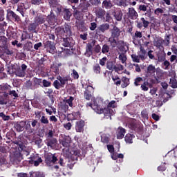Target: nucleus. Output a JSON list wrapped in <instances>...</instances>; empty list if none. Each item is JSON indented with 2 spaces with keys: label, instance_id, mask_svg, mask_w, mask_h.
<instances>
[{
  "label": "nucleus",
  "instance_id": "nucleus-1",
  "mask_svg": "<svg viewBox=\"0 0 177 177\" xmlns=\"http://www.w3.org/2000/svg\"><path fill=\"white\" fill-rule=\"evenodd\" d=\"M12 143L17 145V148L14 149L13 156L11 158V161L14 164H19L21 160H23V156L28 157L30 156V151L24 150V144L20 140H14Z\"/></svg>",
  "mask_w": 177,
  "mask_h": 177
},
{
  "label": "nucleus",
  "instance_id": "nucleus-2",
  "mask_svg": "<svg viewBox=\"0 0 177 177\" xmlns=\"http://www.w3.org/2000/svg\"><path fill=\"white\" fill-rule=\"evenodd\" d=\"M93 110L97 114H104V117L106 120H109V118L111 120V116L113 115V113H114V111L111 108L102 109L100 107V105H94Z\"/></svg>",
  "mask_w": 177,
  "mask_h": 177
},
{
  "label": "nucleus",
  "instance_id": "nucleus-3",
  "mask_svg": "<svg viewBox=\"0 0 177 177\" xmlns=\"http://www.w3.org/2000/svg\"><path fill=\"white\" fill-rule=\"evenodd\" d=\"M73 17L76 20H78L76 21V27L79 31H81V28L84 27V21H81L84 19V12L76 9L73 12Z\"/></svg>",
  "mask_w": 177,
  "mask_h": 177
},
{
  "label": "nucleus",
  "instance_id": "nucleus-4",
  "mask_svg": "<svg viewBox=\"0 0 177 177\" xmlns=\"http://www.w3.org/2000/svg\"><path fill=\"white\" fill-rule=\"evenodd\" d=\"M45 158V163L48 167H52L53 165H55L59 161L57 159V157H56V153L53 154L52 153H47L44 156Z\"/></svg>",
  "mask_w": 177,
  "mask_h": 177
},
{
  "label": "nucleus",
  "instance_id": "nucleus-5",
  "mask_svg": "<svg viewBox=\"0 0 177 177\" xmlns=\"http://www.w3.org/2000/svg\"><path fill=\"white\" fill-rule=\"evenodd\" d=\"M91 4L88 2L86 0H80V4L77 6H72V9L73 10H78L81 12H85L86 10H88V8Z\"/></svg>",
  "mask_w": 177,
  "mask_h": 177
},
{
  "label": "nucleus",
  "instance_id": "nucleus-6",
  "mask_svg": "<svg viewBox=\"0 0 177 177\" xmlns=\"http://www.w3.org/2000/svg\"><path fill=\"white\" fill-rule=\"evenodd\" d=\"M44 48L49 52V53H55L56 50V44L50 40H47L44 43Z\"/></svg>",
  "mask_w": 177,
  "mask_h": 177
},
{
  "label": "nucleus",
  "instance_id": "nucleus-7",
  "mask_svg": "<svg viewBox=\"0 0 177 177\" xmlns=\"http://www.w3.org/2000/svg\"><path fill=\"white\" fill-rule=\"evenodd\" d=\"M6 12H7V15H6L7 20L10 21L14 19L15 20V21H20V17H19V15L15 14V12H13L12 10L8 9Z\"/></svg>",
  "mask_w": 177,
  "mask_h": 177
},
{
  "label": "nucleus",
  "instance_id": "nucleus-8",
  "mask_svg": "<svg viewBox=\"0 0 177 177\" xmlns=\"http://www.w3.org/2000/svg\"><path fill=\"white\" fill-rule=\"evenodd\" d=\"M95 44L96 40H93L91 43L87 44L85 53L86 56L91 57L93 55V50L92 48L95 46Z\"/></svg>",
  "mask_w": 177,
  "mask_h": 177
},
{
  "label": "nucleus",
  "instance_id": "nucleus-9",
  "mask_svg": "<svg viewBox=\"0 0 177 177\" xmlns=\"http://www.w3.org/2000/svg\"><path fill=\"white\" fill-rule=\"evenodd\" d=\"M46 19L50 26H55L57 23V18L53 11H50V15Z\"/></svg>",
  "mask_w": 177,
  "mask_h": 177
},
{
  "label": "nucleus",
  "instance_id": "nucleus-10",
  "mask_svg": "<svg viewBox=\"0 0 177 177\" xmlns=\"http://www.w3.org/2000/svg\"><path fill=\"white\" fill-rule=\"evenodd\" d=\"M93 87L92 86H87L84 93V97L86 100H91L92 99V93H93Z\"/></svg>",
  "mask_w": 177,
  "mask_h": 177
},
{
  "label": "nucleus",
  "instance_id": "nucleus-11",
  "mask_svg": "<svg viewBox=\"0 0 177 177\" xmlns=\"http://www.w3.org/2000/svg\"><path fill=\"white\" fill-rule=\"evenodd\" d=\"M26 124H27V121L21 120L20 122H17L14 124V127L17 132H23V131H24Z\"/></svg>",
  "mask_w": 177,
  "mask_h": 177
},
{
  "label": "nucleus",
  "instance_id": "nucleus-12",
  "mask_svg": "<svg viewBox=\"0 0 177 177\" xmlns=\"http://www.w3.org/2000/svg\"><path fill=\"white\" fill-rule=\"evenodd\" d=\"M110 29V24H102L100 25L95 30L96 34L99 35L100 32H106L108 30Z\"/></svg>",
  "mask_w": 177,
  "mask_h": 177
},
{
  "label": "nucleus",
  "instance_id": "nucleus-13",
  "mask_svg": "<svg viewBox=\"0 0 177 177\" xmlns=\"http://www.w3.org/2000/svg\"><path fill=\"white\" fill-rule=\"evenodd\" d=\"M156 66L153 64H150L147 68L145 75L146 77H154V75H156Z\"/></svg>",
  "mask_w": 177,
  "mask_h": 177
},
{
  "label": "nucleus",
  "instance_id": "nucleus-14",
  "mask_svg": "<svg viewBox=\"0 0 177 177\" xmlns=\"http://www.w3.org/2000/svg\"><path fill=\"white\" fill-rule=\"evenodd\" d=\"M46 145L50 149H55V146L57 145V139H56L55 138H46Z\"/></svg>",
  "mask_w": 177,
  "mask_h": 177
},
{
  "label": "nucleus",
  "instance_id": "nucleus-15",
  "mask_svg": "<svg viewBox=\"0 0 177 177\" xmlns=\"http://www.w3.org/2000/svg\"><path fill=\"white\" fill-rule=\"evenodd\" d=\"M34 21L39 26H41V24H45V22L46 21V17L42 15H37L34 18Z\"/></svg>",
  "mask_w": 177,
  "mask_h": 177
},
{
  "label": "nucleus",
  "instance_id": "nucleus-16",
  "mask_svg": "<svg viewBox=\"0 0 177 177\" xmlns=\"http://www.w3.org/2000/svg\"><path fill=\"white\" fill-rule=\"evenodd\" d=\"M129 19H131V20H136L138 17H139V15H138V12L135 10V8H129V12L127 13Z\"/></svg>",
  "mask_w": 177,
  "mask_h": 177
},
{
  "label": "nucleus",
  "instance_id": "nucleus-17",
  "mask_svg": "<svg viewBox=\"0 0 177 177\" xmlns=\"http://www.w3.org/2000/svg\"><path fill=\"white\" fill-rule=\"evenodd\" d=\"M130 128L132 131L137 132V133H142V131H143V127L140 124L135 122H132L130 124Z\"/></svg>",
  "mask_w": 177,
  "mask_h": 177
},
{
  "label": "nucleus",
  "instance_id": "nucleus-18",
  "mask_svg": "<svg viewBox=\"0 0 177 177\" xmlns=\"http://www.w3.org/2000/svg\"><path fill=\"white\" fill-rule=\"evenodd\" d=\"M141 22L137 23V28L142 29L143 28H147L149 27V25L150 24V22L147 20H146L144 17L140 18Z\"/></svg>",
  "mask_w": 177,
  "mask_h": 177
},
{
  "label": "nucleus",
  "instance_id": "nucleus-19",
  "mask_svg": "<svg viewBox=\"0 0 177 177\" xmlns=\"http://www.w3.org/2000/svg\"><path fill=\"white\" fill-rule=\"evenodd\" d=\"M125 133H127V130L122 127H119L117 130V139H124Z\"/></svg>",
  "mask_w": 177,
  "mask_h": 177
},
{
  "label": "nucleus",
  "instance_id": "nucleus-20",
  "mask_svg": "<svg viewBox=\"0 0 177 177\" xmlns=\"http://www.w3.org/2000/svg\"><path fill=\"white\" fill-rule=\"evenodd\" d=\"M84 126H85V122L84 120H80L76 122V124H75L76 132H82L84 131Z\"/></svg>",
  "mask_w": 177,
  "mask_h": 177
},
{
  "label": "nucleus",
  "instance_id": "nucleus-21",
  "mask_svg": "<svg viewBox=\"0 0 177 177\" xmlns=\"http://www.w3.org/2000/svg\"><path fill=\"white\" fill-rule=\"evenodd\" d=\"M120 35H121V30L117 26H113L111 30V37L113 38L118 39Z\"/></svg>",
  "mask_w": 177,
  "mask_h": 177
},
{
  "label": "nucleus",
  "instance_id": "nucleus-22",
  "mask_svg": "<svg viewBox=\"0 0 177 177\" xmlns=\"http://www.w3.org/2000/svg\"><path fill=\"white\" fill-rule=\"evenodd\" d=\"M10 91V86L8 84L0 85V93L8 95Z\"/></svg>",
  "mask_w": 177,
  "mask_h": 177
},
{
  "label": "nucleus",
  "instance_id": "nucleus-23",
  "mask_svg": "<svg viewBox=\"0 0 177 177\" xmlns=\"http://www.w3.org/2000/svg\"><path fill=\"white\" fill-rule=\"evenodd\" d=\"M7 39L8 41H13V39H16L17 35L13 30H6Z\"/></svg>",
  "mask_w": 177,
  "mask_h": 177
},
{
  "label": "nucleus",
  "instance_id": "nucleus-24",
  "mask_svg": "<svg viewBox=\"0 0 177 177\" xmlns=\"http://www.w3.org/2000/svg\"><path fill=\"white\" fill-rule=\"evenodd\" d=\"M38 27H39V26L33 21V22L29 24L28 26V30L30 32H37V28H38Z\"/></svg>",
  "mask_w": 177,
  "mask_h": 177
},
{
  "label": "nucleus",
  "instance_id": "nucleus-25",
  "mask_svg": "<svg viewBox=\"0 0 177 177\" xmlns=\"http://www.w3.org/2000/svg\"><path fill=\"white\" fill-rule=\"evenodd\" d=\"M10 97L8 94H2L0 95V104H8V100H9Z\"/></svg>",
  "mask_w": 177,
  "mask_h": 177
},
{
  "label": "nucleus",
  "instance_id": "nucleus-26",
  "mask_svg": "<svg viewBox=\"0 0 177 177\" xmlns=\"http://www.w3.org/2000/svg\"><path fill=\"white\" fill-rule=\"evenodd\" d=\"M8 38L5 36H0V48H8Z\"/></svg>",
  "mask_w": 177,
  "mask_h": 177
},
{
  "label": "nucleus",
  "instance_id": "nucleus-27",
  "mask_svg": "<svg viewBox=\"0 0 177 177\" xmlns=\"http://www.w3.org/2000/svg\"><path fill=\"white\" fill-rule=\"evenodd\" d=\"M63 13H64V19L67 21H70V18L73 15L71 13V11L67 8H64L63 10Z\"/></svg>",
  "mask_w": 177,
  "mask_h": 177
},
{
  "label": "nucleus",
  "instance_id": "nucleus-28",
  "mask_svg": "<svg viewBox=\"0 0 177 177\" xmlns=\"http://www.w3.org/2000/svg\"><path fill=\"white\" fill-rule=\"evenodd\" d=\"M133 139H135V135L131 133H127L124 137L126 143H129V145L133 143Z\"/></svg>",
  "mask_w": 177,
  "mask_h": 177
},
{
  "label": "nucleus",
  "instance_id": "nucleus-29",
  "mask_svg": "<svg viewBox=\"0 0 177 177\" xmlns=\"http://www.w3.org/2000/svg\"><path fill=\"white\" fill-rule=\"evenodd\" d=\"M64 26H59L55 28V35L59 37H64Z\"/></svg>",
  "mask_w": 177,
  "mask_h": 177
},
{
  "label": "nucleus",
  "instance_id": "nucleus-30",
  "mask_svg": "<svg viewBox=\"0 0 177 177\" xmlns=\"http://www.w3.org/2000/svg\"><path fill=\"white\" fill-rule=\"evenodd\" d=\"M149 88H151V84L149 83V80L145 81L142 84H141V89L144 92H147Z\"/></svg>",
  "mask_w": 177,
  "mask_h": 177
},
{
  "label": "nucleus",
  "instance_id": "nucleus-31",
  "mask_svg": "<svg viewBox=\"0 0 177 177\" xmlns=\"http://www.w3.org/2000/svg\"><path fill=\"white\" fill-rule=\"evenodd\" d=\"M102 6L105 9H111L113 8V3L111 0H104Z\"/></svg>",
  "mask_w": 177,
  "mask_h": 177
},
{
  "label": "nucleus",
  "instance_id": "nucleus-32",
  "mask_svg": "<svg viewBox=\"0 0 177 177\" xmlns=\"http://www.w3.org/2000/svg\"><path fill=\"white\" fill-rule=\"evenodd\" d=\"M24 10H26V6L24 3H21L18 5L17 11L19 12L23 17H24Z\"/></svg>",
  "mask_w": 177,
  "mask_h": 177
},
{
  "label": "nucleus",
  "instance_id": "nucleus-33",
  "mask_svg": "<svg viewBox=\"0 0 177 177\" xmlns=\"http://www.w3.org/2000/svg\"><path fill=\"white\" fill-rule=\"evenodd\" d=\"M118 41V39H117V37H113L112 36H111L109 39V42L112 48H115V46H117L118 44V41Z\"/></svg>",
  "mask_w": 177,
  "mask_h": 177
},
{
  "label": "nucleus",
  "instance_id": "nucleus-34",
  "mask_svg": "<svg viewBox=\"0 0 177 177\" xmlns=\"http://www.w3.org/2000/svg\"><path fill=\"white\" fill-rule=\"evenodd\" d=\"M96 16L98 19H103L106 16V10L102 8H99L96 11Z\"/></svg>",
  "mask_w": 177,
  "mask_h": 177
},
{
  "label": "nucleus",
  "instance_id": "nucleus-35",
  "mask_svg": "<svg viewBox=\"0 0 177 177\" xmlns=\"http://www.w3.org/2000/svg\"><path fill=\"white\" fill-rule=\"evenodd\" d=\"M122 81V84H121V88H127V86H128L130 84L129 82V78L127 77H122L121 79Z\"/></svg>",
  "mask_w": 177,
  "mask_h": 177
},
{
  "label": "nucleus",
  "instance_id": "nucleus-36",
  "mask_svg": "<svg viewBox=\"0 0 177 177\" xmlns=\"http://www.w3.org/2000/svg\"><path fill=\"white\" fill-rule=\"evenodd\" d=\"M62 45L65 48H70L71 46V39L69 37L63 38Z\"/></svg>",
  "mask_w": 177,
  "mask_h": 177
},
{
  "label": "nucleus",
  "instance_id": "nucleus-37",
  "mask_svg": "<svg viewBox=\"0 0 177 177\" xmlns=\"http://www.w3.org/2000/svg\"><path fill=\"white\" fill-rule=\"evenodd\" d=\"M70 143H71V138L68 136L64 138L62 142V145L64 147H68V146H70Z\"/></svg>",
  "mask_w": 177,
  "mask_h": 177
},
{
  "label": "nucleus",
  "instance_id": "nucleus-38",
  "mask_svg": "<svg viewBox=\"0 0 177 177\" xmlns=\"http://www.w3.org/2000/svg\"><path fill=\"white\" fill-rule=\"evenodd\" d=\"M138 55L140 56V59H141V60L146 59V50H145L142 46L140 47V53Z\"/></svg>",
  "mask_w": 177,
  "mask_h": 177
},
{
  "label": "nucleus",
  "instance_id": "nucleus-39",
  "mask_svg": "<svg viewBox=\"0 0 177 177\" xmlns=\"http://www.w3.org/2000/svg\"><path fill=\"white\" fill-rule=\"evenodd\" d=\"M57 80H59L62 88H64V85H66V83L68 82V77L58 76Z\"/></svg>",
  "mask_w": 177,
  "mask_h": 177
},
{
  "label": "nucleus",
  "instance_id": "nucleus-40",
  "mask_svg": "<svg viewBox=\"0 0 177 177\" xmlns=\"http://www.w3.org/2000/svg\"><path fill=\"white\" fill-rule=\"evenodd\" d=\"M62 153L64 157L67 160L73 157V153H71L70 149H63Z\"/></svg>",
  "mask_w": 177,
  "mask_h": 177
},
{
  "label": "nucleus",
  "instance_id": "nucleus-41",
  "mask_svg": "<svg viewBox=\"0 0 177 177\" xmlns=\"http://www.w3.org/2000/svg\"><path fill=\"white\" fill-rule=\"evenodd\" d=\"M38 158H41L37 153H32L29 158V164H32L34 161H36Z\"/></svg>",
  "mask_w": 177,
  "mask_h": 177
},
{
  "label": "nucleus",
  "instance_id": "nucleus-42",
  "mask_svg": "<svg viewBox=\"0 0 177 177\" xmlns=\"http://www.w3.org/2000/svg\"><path fill=\"white\" fill-rule=\"evenodd\" d=\"M106 68H108V70H115V62H114L113 61H108L106 63Z\"/></svg>",
  "mask_w": 177,
  "mask_h": 177
},
{
  "label": "nucleus",
  "instance_id": "nucleus-43",
  "mask_svg": "<svg viewBox=\"0 0 177 177\" xmlns=\"http://www.w3.org/2000/svg\"><path fill=\"white\" fill-rule=\"evenodd\" d=\"M24 49L27 50V52H30L32 49V42L28 41L24 46Z\"/></svg>",
  "mask_w": 177,
  "mask_h": 177
},
{
  "label": "nucleus",
  "instance_id": "nucleus-44",
  "mask_svg": "<svg viewBox=\"0 0 177 177\" xmlns=\"http://www.w3.org/2000/svg\"><path fill=\"white\" fill-rule=\"evenodd\" d=\"M75 161H78V160H74L73 159V157L72 158H69V159H68V167L70 169H73V167H74V165L75 164Z\"/></svg>",
  "mask_w": 177,
  "mask_h": 177
},
{
  "label": "nucleus",
  "instance_id": "nucleus-45",
  "mask_svg": "<svg viewBox=\"0 0 177 177\" xmlns=\"http://www.w3.org/2000/svg\"><path fill=\"white\" fill-rule=\"evenodd\" d=\"M81 156V150L76 149L73 151V154H72L73 160H78V157Z\"/></svg>",
  "mask_w": 177,
  "mask_h": 177
},
{
  "label": "nucleus",
  "instance_id": "nucleus-46",
  "mask_svg": "<svg viewBox=\"0 0 177 177\" xmlns=\"http://www.w3.org/2000/svg\"><path fill=\"white\" fill-rule=\"evenodd\" d=\"M115 19L117 21H121L122 20V12L121 11H116L115 12Z\"/></svg>",
  "mask_w": 177,
  "mask_h": 177
},
{
  "label": "nucleus",
  "instance_id": "nucleus-47",
  "mask_svg": "<svg viewBox=\"0 0 177 177\" xmlns=\"http://www.w3.org/2000/svg\"><path fill=\"white\" fill-rule=\"evenodd\" d=\"M42 114L43 115L40 119V122L41 124H44V125H48V124H49V120L48 119V118H46V116H45V113Z\"/></svg>",
  "mask_w": 177,
  "mask_h": 177
},
{
  "label": "nucleus",
  "instance_id": "nucleus-48",
  "mask_svg": "<svg viewBox=\"0 0 177 177\" xmlns=\"http://www.w3.org/2000/svg\"><path fill=\"white\" fill-rule=\"evenodd\" d=\"M15 75L17 77H26V73L21 68L16 71Z\"/></svg>",
  "mask_w": 177,
  "mask_h": 177
},
{
  "label": "nucleus",
  "instance_id": "nucleus-49",
  "mask_svg": "<svg viewBox=\"0 0 177 177\" xmlns=\"http://www.w3.org/2000/svg\"><path fill=\"white\" fill-rule=\"evenodd\" d=\"M93 72L95 74H100V71H102L101 68H100V65H99V64H95L93 66Z\"/></svg>",
  "mask_w": 177,
  "mask_h": 177
},
{
  "label": "nucleus",
  "instance_id": "nucleus-50",
  "mask_svg": "<svg viewBox=\"0 0 177 177\" xmlns=\"http://www.w3.org/2000/svg\"><path fill=\"white\" fill-rule=\"evenodd\" d=\"M51 70L53 73H55V75H57L60 73V70L59 69V68L56 66V62L53 63L51 65Z\"/></svg>",
  "mask_w": 177,
  "mask_h": 177
},
{
  "label": "nucleus",
  "instance_id": "nucleus-51",
  "mask_svg": "<svg viewBox=\"0 0 177 177\" xmlns=\"http://www.w3.org/2000/svg\"><path fill=\"white\" fill-rule=\"evenodd\" d=\"M110 52V46L105 44L102 46V53L104 54L109 53Z\"/></svg>",
  "mask_w": 177,
  "mask_h": 177
},
{
  "label": "nucleus",
  "instance_id": "nucleus-52",
  "mask_svg": "<svg viewBox=\"0 0 177 177\" xmlns=\"http://www.w3.org/2000/svg\"><path fill=\"white\" fill-rule=\"evenodd\" d=\"M142 37H143L142 32L136 30L133 36V41H136V39H140Z\"/></svg>",
  "mask_w": 177,
  "mask_h": 177
},
{
  "label": "nucleus",
  "instance_id": "nucleus-53",
  "mask_svg": "<svg viewBox=\"0 0 177 177\" xmlns=\"http://www.w3.org/2000/svg\"><path fill=\"white\" fill-rule=\"evenodd\" d=\"M131 59L134 63H140V57L136 54H133L131 55Z\"/></svg>",
  "mask_w": 177,
  "mask_h": 177
},
{
  "label": "nucleus",
  "instance_id": "nucleus-54",
  "mask_svg": "<svg viewBox=\"0 0 177 177\" xmlns=\"http://www.w3.org/2000/svg\"><path fill=\"white\" fill-rule=\"evenodd\" d=\"M25 129L26 131H30V132H31V133H32V132H34V129H32L31 127V121L26 122V124L25 125Z\"/></svg>",
  "mask_w": 177,
  "mask_h": 177
},
{
  "label": "nucleus",
  "instance_id": "nucleus-55",
  "mask_svg": "<svg viewBox=\"0 0 177 177\" xmlns=\"http://www.w3.org/2000/svg\"><path fill=\"white\" fill-rule=\"evenodd\" d=\"M141 117L144 120H149V113L147 112V109H144L141 111Z\"/></svg>",
  "mask_w": 177,
  "mask_h": 177
},
{
  "label": "nucleus",
  "instance_id": "nucleus-56",
  "mask_svg": "<svg viewBox=\"0 0 177 177\" xmlns=\"http://www.w3.org/2000/svg\"><path fill=\"white\" fill-rule=\"evenodd\" d=\"M115 107H117V102L115 100H112L108 104L106 109H115Z\"/></svg>",
  "mask_w": 177,
  "mask_h": 177
},
{
  "label": "nucleus",
  "instance_id": "nucleus-57",
  "mask_svg": "<svg viewBox=\"0 0 177 177\" xmlns=\"http://www.w3.org/2000/svg\"><path fill=\"white\" fill-rule=\"evenodd\" d=\"M37 124H38V120L35 119H32V121H30V127L32 129H33V132L35 131V128H37Z\"/></svg>",
  "mask_w": 177,
  "mask_h": 177
},
{
  "label": "nucleus",
  "instance_id": "nucleus-58",
  "mask_svg": "<svg viewBox=\"0 0 177 177\" xmlns=\"http://www.w3.org/2000/svg\"><path fill=\"white\" fill-rule=\"evenodd\" d=\"M71 77L73 78V80H78L80 78V75L78 74V72L75 71V69L72 70Z\"/></svg>",
  "mask_w": 177,
  "mask_h": 177
},
{
  "label": "nucleus",
  "instance_id": "nucleus-59",
  "mask_svg": "<svg viewBox=\"0 0 177 177\" xmlns=\"http://www.w3.org/2000/svg\"><path fill=\"white\" fill-rule=\"evenodd\" d=\"M53 85L55 89H60V88H63V86H62V84L59 82V80H55Z\"/></svg>",
  "mask_w": 177,
  "mask_h": 177
},
{
  "label": "nucleus",
  "instance_id": "nucleus-60",
  "mask_svg": "<svg viewBox=\"0 0 177 177\" xmlns=\"http://www.w3.org/2000/svg\"><path fill=\"white\" fill-rule=\"evenodd\" d=\"M143 81V78L138 77L137 78L135 79L134 80V85L136 86H139V85H140V84H142V82Z\"/></svg>",
  "mask_w": 177,
  "mask_h": 177
},
{
  "label": "nucleus",
  "instance_id": "nucleus-61",
  "mask_svg": "<svg viewBox=\"0 0 177 177\" xmlns=\"http://www.w3.org/2000/svg\"><path fill=\"white\" fill-rule=\"evenodd\" d=\"M64 33L67 35H71V28H70V26L66 25L64 27Z\"/></svg>",
  "mask_w": 177,
  "mask_h": 177
},
{
  "label": "nucleus",
  "instance_id": "nucleus-62",
  "mask_svg": "<svg viewBox=\"0 0 177 177\" xmlns=\"http://www.w3.org/2000/svg\"><path fill=\"white\" fill-rule=\"evenodd\" d=\"M66 103L68 104L69 107H73V102H74V97L70 96L68 99L66 100Z\"/></svg>",
  "mask_w": 177,
  "mask_h": 177
},
{
  "label": "nucleus",
  "instance_id": "nucleus-63",
  "mask_svg": "<svg viewBox=\"0 0 177 177\" xmlns=\"http://www.w3.org/2000/svg\"><path fill=\"white\" fill-rule=\"evenodd\" d=\"M97 28V24L96 22H91L89 26V29L91 31H95Z\"/></svg>",
  "mask_w": 177,
  "mask_h": 177
},
{
  "label": "nucleus",
  "instance_id": "nucleus-64",
  "mask_svg": "<svg viewBox=\"0 0 177 177\" xmlns=\"http://www.w3.org/2000/svg\"><path fill=\"white\" fill-rule=\"evenodd\" d=\"M30 177H42L39 171H30Z\"/></svg>",
  "mask_w": 177,
  "mask_h": 177
}]
</instances>
